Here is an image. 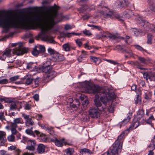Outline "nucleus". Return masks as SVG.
I'll list each match as a JSON object with an SVG mask.
<instances>
[{
  "label": "nucleus",
  "mask_w": 155,
  "mask_h": 155,
  "mask_svg": "<svg viewBox=\"0 0 155 155\" xmlns=\"http://www.w3.org/2000/svg\"><path fill=\"white\" fill-rule=\"evenodd\" d=\"M59 9V7L54 4L47 9H43L40 14H31L20 17L16 15H7L0 12V26L4 29L3 32L5 33L11 28H21L29 29L40 27L41 33L36 37V39L38 40L40 38L43 41L54 44L56 42L50 35H48V33L55 23L60 21L59 20L56 22L54 21L58 18Z\"/></svg>",
  "instance_id": "f257e3e1"
},
{
  "label": "nucleus",
  "mask_w": 155,
  "mask_h": 155,
  "mask_svg": "<svg viewBox=\"0 0 155 155\" xmlns=\"http://www.w3.org/2000/svg\"><path fill=\"white\" fill-rule=\"evenodd\" d=\"M90 88L88 92L96 94L94 101L95 106L98 110L104 112L108 111L110 113L113 112L114 109L112 106L110 105L107 107L110 100L116 98L114 94L109 93L108 90L97 85H94Z\"/></svg>",
  "instance_id": "f03ea898"
},
{
  "label": "nucleus",
  "mask_w": 155,
  "mask_h": 155,
  "mask_svg": "<svg viewBox=\"0 0 155 155\" xmlns=\"http://www.w3.org/2000/svg\"><path fill=\"white\" fill-rule=\"evenodd\" d=\"M126 130L123 131L118 136L117 140L113 144L112 147L106 153V155H118L119 152H121L122 143Z\"/></svg>",
  "instance_id": "7ed1b4c3"
},
{
  "label": "nucleus",
  "mask_w": 155,
  "mask_h": 155,
  "mask_svg": "<svg viewBox=\"0 0 155 155\" xmlns=\"http://www.w3.org/2000/svg\"><path fill=\"white\" fill-rule=\"evenodd\" d=\"M102 11L103 13V16L105 18H110L113 19L115 18L119 21L123 20L122 17L120 15L114 12L107 7H104L103 8Z\"/></svg>",
  "instance_id": "20e7f679"
},
{
  "label": "nucleus",
  "mask_w": 155,
  "mask_h": 155,
  "mask_svg": "<svg viewBox=\"0 0 155 155\" xmlns=\"http://www.w3.org/2000/svg\"><path fill=\"white\" fill-rule=\"evenodd\" d=\"M138 24L140 26H143L144 27L145 30L146 31H150L155 32V25H150V28L147 26V25L145 24V20L142 18H139L137 19Z\"/></svg>",
  "instance_id": "39448f33"
},
{
  "label": "nucleus",
  "mask_w": 155,
  "mask_h": 155,
  "mask_svg": "<svg viewBox=\"0 0 155 155\" xmlns=\"http://www.w3.org/2000/svg\"><path fill=\"white\" fill-rule=\"evenodd\" d=\"M51 58L53 61L56 62L62 61L65 59V58L63 55L57 52L52 55Z\"/></svg>",
  "instance_id": "423d86ee"
},
{
  "label": "nucleus",
  "mask_w": 155,
  "mask_h": 155,
  "mask_svg": "<svg viewBox=\"0 0 155 155\" xmlns=\"http://www.w3.org/2000/svg\"><path fill=\"white\" fill-rule=\"evenodd\" d=\"M98 110L95 108L90 109L89 110V116L92 118H97L100 116V113Z\"/></svg>",
  "instance_id": "0eeeda50"
},
{
  "label": "nucleus",
  "mask_w": 155,
  "mask_h": 155,
  "mask_svg": "<svg viewBox=\"0 0 155 155\" xmlns=\"http://www.w3.org/2000/svg\"><path fill=\"white\" fill-rule=\"evenodd\" d=\"M28 145L26 147V149L31 151H33L35 149L36 143L34 140H30L28 141Z\"/></svg>",
  "instance_id": "6e6552de"
},
{
  "label": "nucleus",
  "mask_w": 155,
  "mask_h": 155,
  "mask_svg": "<svg viewBox=\"0 0 155 155\" xmlns=\"http://www.w3.org/2000/svg\"><path fill=\"white\" fill-rule=\"evenodd\" d=\"M143 77L147 80L149 79L150 81H155V74L150 72H144L143 74Z\"/></svg>",
  "instance_id": "1a4fd4ad"
},
{
  "label": "nucleus",
  "mask_w": 155,
  "mask_h": 155,
  "mask_svg": "<svg viewBox=\"0 0 155 155\" xmlns=\"http://www.w3.org/2000/svg\"><path fill=\"white\" fill-rule=\"evenodd\" d=\"M27 49L25 48H16L14 49V51L18 55H22L27 52Z\"/></svg>",
  "instance_id": "9d476101"
},
{
  "label": "nucleus",
  "mask_w": 155,
  "mask_h": 155,
  "mask_svg": "<svg viewBox=\"0 0 155 155\" xmlns=\"http://www.w3.org/2000/svg\"><path fill=\"white\" fill-rule=\"evenodd\" d=\"M24 123L23 120L21 118H17L14 119L13 122L11 123L10 125L14 127H17L18 124H23Z\"/></svg>",
  "instance_id": "9b49d317"
},
{
  "label": "nucleus",
  "mask_w": 155,
  "mask_h": 155,
  "mask_svg": "<svg viewBox=\"0 0 155 155\" xmlns=\"http://www.w3.org/2000/svg\"><path fill=\"white\" fill-rule=\"evenodd\" d=\"M139 125V122L137 120H134L132 122L129 128L126 130V131H130L133 129H136Z\"/></svg>",
  "instance_id": "f8f14e48"
},
{
  "label": "nucleus",
  "mask_w": 155,
  "mask_h": 155,
  "mask_svg": "<svg viewBox=\"0 0 155 155\" xmlns=\"http://www.w3.org/2000/svg\"><path fill=\"white\" fill-rule=\"evenodd\" d=\"M51 141L54 142L56 146L59 147H61L63 146V143H64V139L62 138L60 140L57 138L52 139H51Z\"/></svg>",
  "instance_id": "ddd939ff"
},
{
  "label": "nucleus",
  "mask_w": 155,
  "mask_h": 155,
  "mask_svg": "<svg viewBox=\"0 0 155 155\" xmlns=\"http://www.w3.org/2000/svg\"><path fill=\"white\" fill-rule=\"evenodd\" d=\"M130 31L132 34L135 36H138L141 35L142 31L141 30H138L137 28H131L130 29Z\"/></svg>",
  "instance_id": "4468645a"
},
{
  "label": "nucleus",
  "mask_w": 155,
  "mask_h": 155,
  "mask_svg": "<svg viewBox=\"0 0 155 155\" xmlns=\"http://www.w3.org/2000/svg\"><path fill=\"white\" fill-rule=\"evenodd\" d=\"M32 127H31L30 129H28L25 130L26 133L29 135L32 136L33 137H35V135L34 134V133H35L36 135H38L40 134V132L39 131L35 130L34 132H33L32 130Z\"/></svg>",
  "instance_id": "2eb2a0df"
},
{
  "label": "nucleus",
  "mask_w": 155,
  "mask_h": 155,
  "mask_svg": "<svg viewBox=\"0 0 155 155\" xmlns=\"http://www.w3.org/2000/svg\"><path fill=\"white\" fill-rule=\"evenodd\" d=\"M45 146L42 144H38L37 148V151L39 154H41L45 152Z\"/></svg>",
  "instance_id": "dca6fc26"
},
{
  "label": "nucleus",
  "mask_w": 155,
  "mask_h": 155,
  "mask_svg": "<svg viewBox=\"0 0 155 155\" xmlns=\"http://www.w3.org/2000/svg\"><path fill=\"white\" fill-rule=\"evenodd\" d=\"M37 65L35 63L30 62L27 64V67L31 71H34L37 68Z\"/></svg>",
  "instance_id": "f3484780"
},
{
  "label": "nucleus",
  "mask_w": 155,
  "mask_h": 155,
  "mask_svg": "<svg viewBox=\"0 0 155 155\" xmlns=\"http://www.w3.org/2000/svg\"><path fill=\"white\" fill-rule=\"evenodd\" d=\"M82 54L78 58V59L79 62H81L83 60V58H86L87 55L86 52L84 50L81 51Z\"/></svg>",
  "instance_id": "a211bd4d"
},
{
  "label": "nucleus",
  "mask_w": 155,
  "mask_h": 155,
  "mask_svg": "<svg viewBox=\"0 0 155 155\" xmlns=\"http://www.w3.org/2000/svg\"><path fill=\"white\" fill-rule=\"evenodd\" d=\"M35 46L40 54L43 53L45 52V48L44 46L41 45H38Z\"/></svg>",
  "instance_id": "6ab92c4d"
},
{
  "label": "nucleus",
  "mask_w": 155,
  "mask_h": 155,
  "mask_svg": "<svg viewBox=\"0 0 155 155\" xmlns=\"http://www.w3.org/2000/svg\"><path fill=\"white\" fill-rule=\"evenodd\" d=\"M39 80L38 78L33 79L32 82V87L33 88L37 87L39 86Z\"/></svg>",
  "instance_id": "aec40b11"
},
{
  "label": "nucleus",
  "mask_w": 155,
  "mask_h": 155,
  "mask_svg": "<svg viewBox=\"0 0 155 155\" xmlns=\"http://www.w3.org/2000/svg\"><path fill=\"white\" fill-rule=\"evenodd\" d=\"M17 127H14L11 125L6 127V128L9 129L11 130L12 132V135H15L18 132L16 129Z\"/></svg>",
  "instance_id": "412c9836"
},
{
  "label": "nucleus",
  "mask_w": 155,
  "mask_h": 155,
  "mask_svg": "<svg viewBox=\"0 0 155 155\" xmlns=\"http://www.w3.org/2000/svg\"><path fill=\"white\" fill-rule=\"evenodd\" d=\"M64 50L65 51H70L71 50V46L69 43H66L62 45Z\"/></svg>",
  "instance_id": "4be33fe9"
},
{
  "label": "nucleus",
  "mask_w": 155,
  "mask_h": 155,
  "mask_svg": "<svg viewBox=\"0 0 155 155\" xmlns=\"http://www.w3.org/2000/svg\"><path fill=\"white\" fill-rule=\"evenodd\" d=\"M90 58L91 60V61L94 62L96 64H98L100 62V60L99 58L97 57L91 56L90 57Z\"/></svg>",
  "instance_id": "5701e85b"
},
{
  "label": "nucleus",
  "mask_w": 155,
  "mask_h": 155,
  "mask_svg": "<svg viewBox=\"0 0 155 155\" xmlns=\"http://www.w3.org/2000/svg\"><path fill=\"white\" fill-rule=\"evenodd\" d=\"M39 69L42 70L43 72L45 73H48L51 71L52 69L51 67H46L45 68H39Z\"/></svg>",
  "instance_id": "b1692460"
},
{
  "label": "nucleus",
  "mask_w": 155,
  "mask_h": 155,
  "mask_svg": "<svg viewBox=\"0 0 155 155\" xmlns=\"http://www.w3.org/2000/svg\"><path fill=\"white\" fill-rule=\"evenodd\" d=\"M9 109L11 110H14L17 109V106L14 102H12L10 105Z\"/></svg>",
  "instance_id": "393cba45"
},
{
  "label": "nucleus",
  "mask_w": 155,
  "mask_h": 155,
  "mask_svg": "<svg viewBox=\"0 0 155 155\" xmlns=\"http://www.w3.org/2000/svg\"><path fill=\"white\" fill-rule=\"evenodd\" d=\"M131 117L130 116H128L127 118L125 119L123 121L120 123L119 124L120 127L124 124L128 122L130 120Z\"/></svg>",
  "instance_id": "a878e982"
},
{
  "label": "nucleus",
  "mask_w": 155,
  "mask_h": 155,
  "mask_svg": "<svg viewBox=\"0 0 155 155\" xmlns=\"http://www.w3.org/2000/svg\"><path fill=\"white\" fill-rule=\"evenodd\" d=\"M108 37L110 38H112L114 39H116L117 38H122L123 39H124V38L122 37H120L118 35H112L110 34L108 35Z\"/></svg>",
  "instance_id": "bb28decb"
},
{
  "label": "nucleus",
  "mask_w": 155,
  "mask_h": 155,
  "mask_svg": "<svg viewBox=\"0 0 155 155\" xmlns=\"http://www.w3.org/2000/svg\"><path fill=\"white\" fill-rule=\"evenodd\" d=\"M56 75V73L52 69L51 71L48 73L47 77H50L51 76L52 78H53L55 77Z\"/></svg>",
  "instance_id": "cd10ccee"
},
{
  "label": "nucleus",
  "mask_w": 155,
  "mask_h": 155,
  "mask_svg": "<svg viewBox=\"0 0 155 155\" xmlns=\"http://www.w3.org/2000/svg\"><path fill=\"white\" fill-rule=\"evenodd\" d=\"M80 152V153H81L82 155H85L86 153H91V151L89 149L86 148H84L81 149Z\"/></svg>",
  "instance_id": "c85d7f7f"
},
{
  "label": "nucleus",
  "mask_w": 155,
  "mask_h": 155,
  "mask_svg": "<svg viewBox=\"0 0 155 155\" xmlns=\"http://www.w3.org/2000/svg\"><path fill=\"white\" fill-rule=\"evenodd\" d=\"M123 52L128 54L130 57L132 56L133 54L131 50L129 49L128 48H126L124 49Z\"/></svg>",
  "instance_id": "c756f323"
},
{
  "label": "nucleus",
  "mask_w": 155,
  "mask_h": 155,
  "mask_svg": "<svg viewBox=\"0 0 155 155\" xmlns=\"http://www.w3.org/2000/svg\"><path fill=\"white\" fill-rule=\"evenodd\" d=\"M74 152L73 148H68L65 150L66 155H72Z\"/></svg>",
  "instance_id": "7c9ffc66"
},
{
  "label": "nucleus",
  "mask_w": 155,
  "mask_h": 155,
  "mask_svg": "<svg viewBox=\"0 0 155 155\" xmlns=\"http://www.w3.org/2000/svg\"><path fill=\"white\" fill-rule=\"evenodd\" d=\"M32 54L35 56H37L40 53L35 46L32 51Z\"/></svg>",
  "instance_id": "2f4dec72"
},
{
  "label": "nucleus",
  "mask_w": 155,
  "mask_h": 155,
  "mask_svg": "<svg viewBox=\"0 0 155 155\" xmlns=\"http://www.w3.org/2000/svg\"><path fill=\"white\" fill-rule=\"evenodd\" d=\"M33 79L31 78H28L25 79V84L29 85L31 84Z\"/></svg>",
  "instance_id": "473e14b6"
},
{
  "label": "nucleus",
  "mask_w": 155,
  "mask_h": 155,
  "mask_svg": "<svg viewBox=\"0 0 155 155\" xmlns=\"http://www.w3.org/2000/svg\"><path fill=\"white\" fill-rule=\"evenodd\" d=\"M79 106V103L78 104L76 105L75 104H72L71 107L69 108V109H71V112L73 111L74 110H77Z\"/></svg>",
  "instance_id": "72a5a7b5"
},
{
  "label": "nucleus",
  "mask_w": 155,
  "mask_h": 155,
  "mask_svg": "<svg viewBox=\"0 0 155 155\" xmlns=\"http://www.w3.org/2000/svg\"><path fill=\"white\" fill-rule=\"evenodd\" d=\"M51 63L50 61H47L44 63L39 68H45L46 67H51Z\"/></svg>",
  "instance_id": "f704fd0d"
},
{
  "label": "nucleus",
  "mask_w": 155,
  "mask_h": 155,
  "mask_svg": "<svg viewBox=\"0 0 155 155\" xmlns=\"http://www.w3.org/2000/svg\"><path fill=\"white\" fill-rule=\"evenodd\" d=\"M34 122L32 120L31 118L29 119L26 120L25 124L26 126H29V125L32 126L34 124Z\"/></svg>",
  "instance_id": "c9c22d12"
},
{
  "label": "nucleus",
  "mask_w": 155,
  "mask_h": 155,
  "mask_svg": "<svg viewBox=\"0 0 155 155\" xmlns=\"http://www.w3.org/2000/svg\"><path fill=\"white\" fill-rule=\"evenodd\" d=\"M0 120L2 122L6 121L5 118L4 114V112L0 110Z\"/></svg>",
  "instance_id": "e433bc0d"
},
{
  "label": "nucleus",
  "mask_w": 155,
  "mask_h": 155,
  "mask_svg": "<svg viewBox=\"0 0 155 155\" xmlns=\"http://www.w3.org/2000/svg\"><path fill=\"white\" fill-rule=\"evenodd\" d=\"M153 116L152 114L147 119L146 122L148 124H152V121L154 120Z\"/></svg>",
  "instance_id": "4c0bfd02"
},
{
  "label": "nucleus",
  "mask_w": 155,
  "mask_h": 155,
  "mask_svg": "<svg viewBox=\"0 0 155 155\" xmlns=\"http://www.w3.org/2000/svg\"><path fill=\"white\" fill-rule=\"evenodd\" d=\"M5 135L6 133L5 132L2 131H0V141L1 140L6 139L5 137Z\"/></svg>",
  "instance_id": "58836bf2"
},
{
  "label": "nucleus",
  "mask_w": 155,
  "mask_h": 155,
  "mask_svg": "<svg viewBox=\"0 0 155 155\" xmlns=\"http://www.w3.org/2000/svg\"><path fill=\"white\" fill-rule=\"evenodd\" d=\"M3 54L6 57H9L11 55V50L8 49L6 51H5L3 52Z\"/></svg>",
  "instance_id": "ea45409f"
},
{
  "label": "nucleus",
  "mask_w": 155,
  "mask_h": 155,
  "mask_svg": "<svg viewBox=\"0 0 155 155\" xmlns=\"http://www.w3.org/2000/svg\"><path fill=\"white\" fill-rule=\"evenodd\" d=\"M106 61L108 62L113 64L114 65H117V66H120V64L116 62L115 61L107 59L106 60Z\"/></svg>",
  "instance_id": "a19ab883"
},
{
  "label": "nucleus",
  "mask_w": 155,
  "mask_h": 155,
  "mask_svg": "<svg viewBox=\"0 0 155 155\" xmlns=\"http://www.w3.org/2000/svg\"><path fill=\"white\" fill-rule=\"evenodd\" d=\"M134 46L138 50H139L142 52H143L146 51V50L140 45H134Z\"/></svg>",
  "instance_id": "79ce46f5"
},
{
  "label": "nucleus",
  "mask_w": 155,
  "mask_h": 155,
  "mask_svg": "<svg viewBox=\"0 0 155 155\" xmlns=\"http://www.w3.org/2000/svg\"><path fill=\"white\" fill-rule=\"evenodd\" d=\"M153 36L150 34H148L147 35V43L148 44H151V41L153 39Z\"/></svg>",
  "instance_id": "37998d69"
},
{
  "label": "nucleus",
  "mask_w": 155,
  "mask_h": 155,
  "mask_svg": "<svg viewBox=\"0 0 155 155\" xmlns=\"http://www.w3.org/2000/svg\"><path fill=\"white\" fill-rule=\"evenodd\" d=\"M53 128L52 127H48L46 129V130L50 134H52L54 133Z\"/></svg>",
  "instance_id": "c03bdc74"
},
{
  "label": "nucleus",
  "mask_w": 155,
  "mask_h": 155,
  "mask_svg": "<svg viewBox=\"0 0 155 155\" xmlns=\"http://www.w3.org/2000/svg\"><path fill=\"white\" fill-rule=\"evenodd\" d=\"M0 101H4L6 103H11L12 101L9 98L7 97H4L3 98H0Z\"/></svg>",
  "instance_id": "a18cd8bd"
},
{
  "label": "nucleus",
  "mask_w": 155,
  "mask_h": 155,
  "mask_svg": "<svg viewBox=\"0 0 155 155\" xmlns=\"http://www.w3.org/2000/svg\"><path fill=\"white\" fill-rule=\"evenodd\" d=\"M15 137L13 135L9 136L7 138L8 140L9 141H13L15 139Z\"/></svg>",
  "instance_id": "49530a36"
},
{
  "label": "nucleus",
  "mask_w": 155,
  "mask_h": 155,
  "mask_svg": "<svg viewBox=\"0 0 155 155\" xmlns=\"http://www.w3.org/2000/svg\"><path fill=\"white\" fill-rule=\"evenodd\" d=\"M9 83L8 80L6 79H4L0 80V84H5Z\"/></svg>",
  "instance_id": "de8ad7c7"
},
{
  "label": "nucleus",
  "mask_w": 155,
  "mask_h": 155,
  "mask_svg": "<svg viewBox=\"0 0 155 155\" xmlns=\"http://www.w3.org/2000/svg\"><path fill=\"white\" fill-rule=\"evenodd\" d=\"M89 103V101L86 98L85 100H84L82 103V105L84 107H86L88 104Z\"/></svg>",
  "instance_id": "09e8293b"
},
{
  "label": "nucleus",
  "mask_w": 155,
  "mask_h": 155,
  "mask_svg": "<svg viewBox=\"0 0 155 155\" xmlns=\"http://www.w3.org/2000/svg\"><path fill=\"white\" fill-rule=\"evenodd\" d=\"M18 78V76H15L14 77H11L9 80L10 81L9 83L13 81H15L17 80Z\"/></svg>",
  "instance_id": "8fccbe9b"
},
{
  "label": "nucleus",
  "mask_w": 155,
  "mask_h": 155,
  "mask_svg": "<svg viewBox=\"0 0 155 155\" xmlns=\"http://www.w3.org/2000/svg\"><path fill=\"white\" fill-rule=\"evenodd\" d=\"M48 52L51 55H53L54 53H56L55 51L54 50L52 49L51 48H48Z\"/></svg>",
  "instance_id": "3c124183"
},
{
  "label": "nucleus",
  "mask_w": 155,
  "mask_h": 155,
  "mask_svg": "<svg viewBox=\"0 0 155 155\" xmlns=\"http://www.w3.org/2000/svg\"><path fill=\"white\" fill-rule=\"evenodd\" d=\"M124 17H122V19H123V20L122 21H123L124 20V18H129L130 17V14L129 13H126L125 12H124Z\"/></svg>",
  "instance_id": "603ef678"
},
{
  "label": "nucleus",
  "mask_w": 155,
  "mask_h": 155,
  "mask_svg": "<svg viewBox=\"0 0 155 155\" xmlns=\"http://www.w3.org/2000/svg\"><path fill=\"white\" fill-rule=\"evenodd\" d=\"M134 100L136 104L140 103L141 102L140 97L138 95H137V97L135 98Z\"/></svg>",
  "instance_id": "864d4df0"
},
{
  "label": "nucleus",
  "mask_w": 155,
  "mask_h": 155,
  "mask_svg": "<svg viewBox=\"0 0 155 155\" xmlns=\"http://www.w3.org/2000/svg\"><path fill=\"white\" fill-rule=\"evenodd\" d=\"M139 60L140 61L141 63H142L143 64H146V60L143 57H139L138 58Z\"/></svg>",
  "instance_id": "5fc2aeb1"
},
{
  "label": "nucleus",
  "mask_w": 155,
  "mask_h": 155,
  "mask_svg": "<svg viewBox=\"0 0 155 155\" xmlns=\"http://www.w3.org/2000/svg\"><path fill=\"white\" fill-rule=\"evenodd\" d=\"M75 42L79 47H80L82 45L81 40L80 39H77L75 40Z\"/></svg>",
  "instance_id": "6e6d98bb"
},
{
  "label": "nucleus",
  "mask_w": 155,
  "mask_h": 155,
  "mask_svg": "<svg viewBox=\"0 0 155 155\" xmlns=\"http://www.w3.org/2000/svg\"><path fill=\"white\" fill-rule=\"evenodd\" d=\"M151 96L149 94H147L146 93L145 94L144 98L147 100H150L151 98Z\"/></svg>",
  "instance_id": "4d7b16f0"
},
{
  "label": "nucleus",
  "mask_w": 155,
  "mask_h": 155,
  "mask_svg": "<svg viewBox=\"0 0 155 155\" xmlns=\"http://www.w3.org/2000/svg\"><path fill=\"white\" fill-rule=\"evenodd\" d=\"M83 33L84 34L90 36L91 35V33L88 30H85L83 31Z\"/></svg>",
  "instance_id": "13d9d810"
},
{
  "label": "nucleus",
  "mask_w": 155,
  "mask_h": 155,
  "mask_svg": "<svg viewBox=\"0 0 155 155\" xmlns=\"http://www.w3.org/2000/svg\"><path fill=\"white\" fill-rule=\"evenodd\" d=\"M31 107V106L28 104H26L25 106V109L26 110H30Z\"/></svg>",
  "instance_id": "bf43d9fd"
},
{
  "label": "nucleus",
  "mask_w": 155,
  "mask_h": 155,
  "mask_svg": "<svg viewBox=\"0 0 155 155\" xmlns=\"http://www.w3.org/2000/svg\"><path fill=\"white\" fill-rule=\"evenodd\" d=\"M143 111L141 110H139L137 113V115H140L141 117H143Z\"/></svg>",
  "instance_id": "052dcab7"
},
{
  "label": "nucleus",
  "mask_w": 155,
  "mask_h": 155,
  "mask_svg": "<svg viewBox=\"0 0 155 155\" xmlns=\"http://www.w3.org/2000/svg\"><path fill=\"white\" fill-rule=\"evenodd\" d=\"M72 28L70 25L68 24H66L65 25L64 29L65 30H68L70 29H71Z\"/></svg>",
  "instance_id": "680f3d73"
},
{
  "label": "nucleus",
  "mask_w": 155,
  "mask_h": 155,
  "mask_svg": "<svg viewBox=\"0 0 155 155\" xmlns=\"http://www.w3.org/2000/svg\"><path fill=\"white\" fill-rule=\"evenodd\" d=\"M33 98L35 100L38 101L39 99V96L38 94H36L33 96Z\"/></svg>",
  "instance_id": "e2e57ef3"
},
{
  "label": "nucleus",
  "mask_w": 155,
  "mask_h": 155,
  "mask_svg": "<svg viewBox=\"0 0 155 155\" xmlns=\"http://www.w3.org/2000/svg\"><path fill=\"white\" fill-rule=\"evenodd\" d=\"M151 142L153 143V150H154L155 149V135L154 136L153 138L152 139Z\"/></svg>",
  "instance_id": "0e129e2a"
},
{
  "label": "nucleus",
  "mask_w": 155,
  "mask_h": 155,
  "mask_svg": "<svg viewBox=\"0 0 155 155\" xmlns=\"http://www.w3.org/2000/svg\"><path fill=\"white\" fill-rule=\"evenodd\" d=\"M72 34L71 33H67L64 34V36L65 37H67L68 38H70L72 36Z\"/></svg>",
  "instance_id": "69168bd1"
},
{
  "label": "nucleus",
  "mask_w": 155,
  "mask_h": 155,
  "mask_svg": "<svg viewBox=\"0 0 155 155\" xmlns=\"http://www.w3.org/2000/svg\"><path fill=\"white\" fill-rule=\"evenodd\" d=\"M22 116L24 118V119H25L26 120H28L29 119L31 118H29V115H25V114H23Z\"/></svg>",
  "instance_id": "338daca9"
},
{
  "label": "nucleus",
  "mask_w": 155,
  "mask_h": 155,
  "mask_svg": "<svg viewBox=\"0 0 155 155\" xmlns=\"http://www.w3.org/2000/svg\"><path fill=\"white\" fill-rule=\"evenodd\" d=\"M15 155H19L20 151L19 149H16L14 151Z\"/></svg>",
  "instance_id": "774afa93"
}]
</instances>
